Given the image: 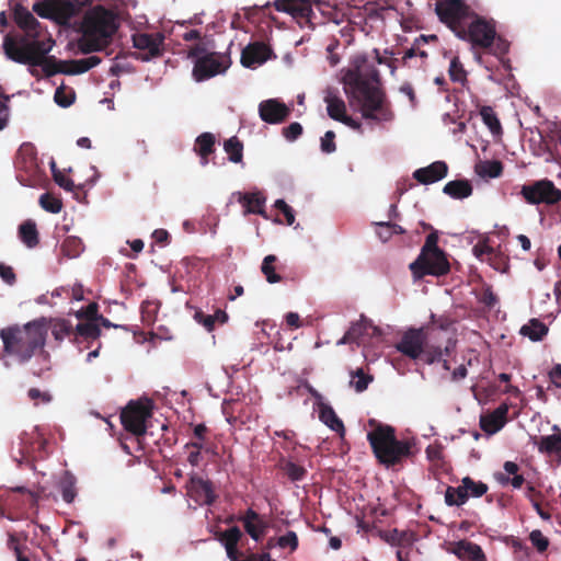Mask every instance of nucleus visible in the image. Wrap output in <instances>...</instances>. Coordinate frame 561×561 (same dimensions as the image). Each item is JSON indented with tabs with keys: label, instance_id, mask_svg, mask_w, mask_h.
Listing matches in <instances>:
<instances>
[{
	"label": "nucleus",
	"instance_id": "obj_1",
	"mask_svg": "<svg viewBox=\"0 0 561 561\" xmlns=\"http://www.w3.org/2000/svg\"><path fill=\"white\" fill-rule=\"evenodd\" d=\"M341 75L344 92L350 103L359 107L363 118L376 122L393 119L380 72L366 55H356Z\"/></svg>",
	"mask_w": 561,
	"mask_h": 561
},
{
	"label": "nucleus",
	"instance_id": "obj_2",
	"mask_svg": "<svg viewBox=\"0 0 561 561\" xmlns=\"http://www.w3.org/2000/svg\"><path fill=\"white\" fill-rule=\"evenodd\" d=\"M51 47L53 42L30 39L27 36L11 33L4 35L2 43L5 57L14 62L41 67L46 77L68 75V60H57L54 56H47Z\"/></svg>",
	"mask_w": 561,
	"mask_h": 561
},
{
	"label": "nucleus",
	"instance_id": "obj_3",
	"mask_svg": "<svg viewBox=\"0 0 561 561\" xmlns=\"http://www.w3.org/2000/svg\"><path fill=\"white\" fill-rule=\"evenodd\" d=\"M117 27L116 14L112 10L103 5L89 9L81 23L82 36L78 41L80 51L91 54L104 49Z\"/></svg>",
	"mask_w": 561,
	"mask_h": 561
},
{
	"label": "nucleus",
	"instance_id": "obj_4",
	"mask_svg": "<svg viewBox=\"0 0 561 561\" xmlns=\"http://www.w3.org/2000/svg\"><path fill=\"white\" fill-rule=\"evenodd\" d=\"M374 428L367 433V440L379 463L387 468L402 462L412 455V443L408 439L399 440L394 427L370 420Z\"/></svg>",
	"mask_w": 561,
	"mask_h": 561
},
{
	"label": "nucleus",
	"instance_id": "obj_5",
	"mask_svg": "<svg viewBox=\"0 0 561 561\" xmlns=\"http://www.w3.org/2000/svg\"><path fill=\"white\" fill-rule=\"evenodd\" d=\"M46 327L39 321H32L24 327H9L0 332L4 352L15 356L21 363H25L46 341Z\"/></svg>",
	"mask_w": 561,
	"mask_h": 561
},
{
	"label": "nucleus",
	"instance_id": "obj_6",
	"mask_svg": "<svg viewBox=\"0 0 561 561\" xmlns=\"http://www.w3.org/2000/svg\"><path fill=\"white\" fill-rule=\"evenodd\" d=\"M495 21L485 19L473 12L470 19L460 27L456 36L462 41H467L474 47L491 48L495 41Z\"/></svg>",
	"mask_w": 561,
	"mask_h": 561
},
{
	"label": "nucleus",
	"instance_id": "obj_7",
	"mask_svg": "<svg viewBox=\"0 0 561 561\" xmlns=\"http://www.w3.org/2000/svg\"><path fill=\"white\" fill-rule=\"evenodd\" d=\"M435 12L439 21L456 34L474 11L465 0H438Z\"/></svg>",
	"mask_w": 561,
	"mask_h": 561
},
{
	"label": "nucleus",
	"instance_id": "obj_8",
	"mask_svg": "<svg viewBox=\"0 0 561 561\" xmlns=\"http://www.w3.org/2000/svg\"><path fill=\"white\" fill-rule=\"evenodd\" d=\"M230 65L229 55L215 51L207 53L194 61L192 75L197 82H202L224 73Z\"/></svg>",
	"mask_w": 561,
	"mask_h": 561
},
{
	"label": "nucleus",
	"instance_id": "obj_9",
	"mask_svg": "<svg viewBox=\"0 0 561 561\" xmlns=\"http://www.w3.org/2000/svg\"><path fill=\"white\" fill-rule=\"evenodd\" d=\"M520 194L531 205H554L561 201V190L550 180H540L533 184L524 185Z\"/></svg>",
	"mask_w": 561,
	"mask_h": 561
},
{
	"label": "nucleus",
	"instance_id": "obj_10",
	"mask_svg": "<svg viewBox=\"0 0 561 561\" xmlns=\"http://www.w3.org/2000/svg\"><path fill=\"white\" fill-rule=\"evenodd\" d=\"M331 7L327 0H275L273 5L276 11L285 12L299 23L311 24L314 18L312 5Z\"/></svg>",
	"mask_w": 561,
	"mask_h": 561
},
{
	"label": "nucleus",
	"instance_id": "obj_11",
	"mask_svg": "<svg viewBox=\"0 0 561 561\" xmlns=\"http://www.w3.org/2000/svg\"><path fill=\"white\" fill-rule=\"evenodd\" d=\"M410 270L413 276L417 279L426 275L443 276L449 273L450 264L444 251L428 253L423 261L420 262V256L410 264Z\"/></svg>",
	"mask_w": 561,
	"mask_h": 561
},
{
	"label": "nucleus",
	"instance_id": "obj_12",
	"mask_svg": "<svg viewBox=\"0 0 561 561\" xmlns=\"http://www.w3.org/2000/svg\"><path fill=\"white\" fill-rule=\"evenodd\" d=\"M151 417V408L140 402L130 401L121 413L124 428L135 436L146 433V421Z\"/></svg>",
	"mask_w": 561,
	"mask_h": 561
},
{
	"label": "nucleus",
	"instance_id": "obj_13",
	"mask_svg": "<svg viewBox=\"0 0 561 561\" xmlns=\"http://www.w3.org/2000/svg\"><path fill=\"white\" fill-rule=\"evenodd\" d=\"M164 35L156 33H136L133 35V45L139 50L138 59L149 61L161 57L164 53Z\"/></svg>",
	"mask_w": 561,
	"mask_h": 561
},
{
	"label": "nucleus",
	"instance_id": "obj_14",
	"mask_svg": "<svg viewBox=\"0 0 561 561\" xmlns=\"http://www.w3.org/2000/svg\"><path fill=\"white\" fill-rule=\"evenodd\" d=\"M425 341L423 329H409L403 333L396 348L411 359H419L422 356Z\"/></svg>",
	"mask_w": 561,
	"mask_h": 561
},
{
	"label": "nucleus",
	"instance_id": "obj_15",
	"mask_svg": "<svg viewBox=\"0 0 561 561\" xmlns=\"http://www.w3.org/2000/svg\"><path fill=\"white\" fill-rule=\"evenodd\" d=\"M187 494L199 505H211L217 495L214 484L198 476H192L187 483Z\"/></svg>",
	"mask_w": 561,
	"mask_h": 561
},
{
	"label": "nucleus",
	"instance_id": "obj_16",
	"mask_svg": "<svg viewBox=\"0 0 561 561\" xmlns=\"http://www.w3.org/2000/svg\"><path fill=\"white\" fill-rule=\"evenodd\" d=\"M241 537L242 533L239 527L233 526L220 533L218 539L224 543L227 556L231 561H257V554L244 556L242 551L238 550Z\"/></svg>",
	"mask_w": 561,
	"mask_h": 561
},
{
	"label": "nucleus",
	"instance_id": "obj_17",
	"mask_svg": "<svg viewBox=\"0 0 561 561\" xmlns=\"http://www.w3.org/2000/svg\"><path fill=\"white\" fill-rule=\"evenodd\" d=\"M259 115L267 124H280L290 115V108L278 99H268L259 104Z\"/></svg>",
	"mask_w": 561,
	"mask_h": 561
},
{
	"label": "nucleus",
	"instance_id": "obj_18",
	"mask_svg": "<svg viewBox=\"0 0 561 561\" xmlns=\"http://www.w3.org/2000/svg\"><path fill=\"white\" fill-rule=\"evenodd\" d=\"M272 55V49L265 43H250L242 49L241 64L245 68H255L268 60Z\"/></svg>",
	"mask_w": 561,
	"mask_h": 561
},
{
	"label": "nucleus",
	"instance_id": "obj_19",
	"mask_svg": "<svg viewBox=\"0 0 561 561\" xmlns=\"http://www.w3.org/2000/svg\"><path fill=\"white\" fill-rule=\"evenodd\" d=\"M13 18L18 26L25 32V34H21L22 36H27L30 39H38L39 22L25 7L20 3L15 4Z\"/></svg>",
	"mask_w": 561,
	"mask_h": 561
},
{
	"label": "nucleus",
	"instance_id": "obj_20",
	"mask_svg": "<svg viewBox=\"0 0 561 561\" xmlns=\"http://www.w3.org/2000/svg\"><path fill=\"white\" fill-rule=\"evenodd\" d=\"M448 174V165L445 161H435L427 167L413 172V178L421 184L427 185L438 182Z\"/></svg>",
	"mask_w": 561,
	"mask_h": 561
},
{
	"label": "nucleus",
	"instance_id": "obj_21",
	"mask_svg": "<svg viewBox=\"0 0 561 561\" xmlns=\"http://www.w3.org/2000/svg\"><path fill=\"white\" fill-rule=\"evenodd\" d=\"M368 329L376 330L370 323L366 320H360L352 323L345 334L336 342L337 345H356L360 346L365 344L366 336L368 335Z\"/></svg>",
	"mask_w": 561,
	"mask_h": 561
},
{
	"label": "nucleus",
	"instance_id": "obj_22",
	"mask_svg": "<svg viewBox=\"0 0 561 561\" xmlns=\"http://www.w3.org/2000/svg\"><path fill=\"white\" fill-rule=\"evenodd\" d=\"M239 520L243 523L245 531L255 541H260L266 533L267 524L252 508L247 510Z\"/></svg>",
	"mask_w": 561,
	"mask_h": 561
},
{
	"label": "nucleus",
	"instance_id": "obj_23",
	"mask_svg": "<svg viewBox=\"0 0 561 561\" xmlns=\"http://www.w3.org/2000/svg\"><path fill=\"white\" fill-rule=\"evenodd\" d=\"M238 202L244 208V215L257 214L267 218L264 209L266 198L262 192L239 193Z\"/></svg>",
	"mask_w": 561,
	"mask_h": 561
},
{
	"label": "nucleus",
	"instance_id": "obj_24",
	"mask_svg": "<svg viewBox=\"0 0 561 561\" xmlns=\"http://www.w3.org/2000/svg\"><path fill=\"white\" fill-rule=\"evenodd\" d=\"M461 561H486V557L481 547L468 540L456 542L451 549Z\"/></svg>",
	"mask_w": 561,
	"mask_h": 561
},
{
	"label": "nucleus",
	"instance_id": "obj_25",
	"mask_svg": "<svg viewBox=\"0 0 561 561\" xmlns=\"http://www.w3.org/2000/svg\"><path fill=\"white\" fill-rule=\"evenodd\" d=\"M508 408L506 404H501L491 414L481 416L480 427L488 434H494L499 432L506 422V415Z\"/></svg>",
	"mask_w": 561,
	"mask_h": 561
},
{
	"label": "nucleus",
	"instance_id": "obj_26",
	"mask_svg": "<svg viewBox=\"0 0 561 561\" xmlns=\"http://www.w3.org/2000/svg\"><path fill=\"white\" fill-rule=\"evenodd\" d=\"M16 167L30 174H35L38 169L37 152L32 144H23L16 154Z\"/></svg>",
	"mask_w": 561,
	"mask_h": 561
},
{
	"label": "nucleus",
	"instance_id": "obj_27",
	"mask_svg": "<svg viewBox=\"0 0 561 561\" xmlns=\"http://www.w3.org/2000/svg\"><path fill=\"white\" fill-rule=\"evenodd\" d=\"M318 408L320 421L323 422L329 428L340 434L341 437H343L345 434V427L333 408L324 402H319Z\"/></svg>",
	"mask_w": 561,
	"mask_h": 561
},
{
	"label": "nucleus",
	"instance_id": "obj_28",
	"mask_svg": "<svg viewBox=\"0 0 561 561\" xmlns=\"http://www.w3.org/2000/svg\"><path fill=\"white\" fill-rule=\"evenodd\" d=\"M324 102L327 104L328 115L332 119L340 122L342 117L346 115V104L335 91L328 90L324 96Z\"/></svg>",
	"mask_w": 561,
	"mask_h": 561
},
{
	"label": "nucleus",
	"instance_id": "obj_29",
	"mask_svg": "<svg viewBox=\"0 0 561 561\" xmlns=\"http://www.w3.org/2000/svg\"><path fill=\"white\" fill-rule=\"evenodd\" d=\"M443 192L454 199H463L471 196L473 188L469 180L461 179L447 182Z\"/></svg>",
	"mask_w": 561,
	"mask_h": 561
},
{
	"label": "nucleus",
	"instance_id": "obj_30",
	"mask_svg": "<svg viewBox=\"0 0 561 561\" xmlns=\"http://www.w3.org/2000/svg\"><path fill=\"white\" fill-rule=\"evenodd\" d=\"M215 136L210 133L201 134L195 140V152L201 157L202 164L208 163V157L215 151Z\"/></svg>",
	"mask_w": 561,
	"mask_h": 561
},
{
	"label": "nucleus",
	"instance_id": "obj_31",
	"mask_svg": "<svg viewBox=\"0 0 561 561\" xmlns=\"http://www.w3.org/2000/svg\"><path fill=\"white\" fill-rule=\"evenodd\" d=\"M19 237L27 248H35L39 243L35 221L28 219L22 222L19 227Z\"/></svg>",
	"mask_w": 561,
	"mask_h": 561
},
{
	"label": "nucleus",
	"instance_id": "obj_32",
	"mask_svg": "<svg viewBox=\"0 0 561 561\" xmlns=\"http://www.w3.org/2000/svg\"><path fill=\"white\" fill-rule=\"evenodd\" d=\"M53 10V19L60 23H67L78 11L77 7L69 0H57L54 2Z\"/></svg>",
	"mask_w": 561,
	"mask_h": 561
},
{
	"label": "nucleus",
	"instance_id": "obj_33",
	"mask_svg": "<svg viewBox=\"0 0 561 561\" xmlns=\"http://www.w3.org/2000/svg\"><path fill=\"white\" fill-rule=\"evenodd\" d=\"M548 327L540 320L534 318L529 322L522 327L520 334L528 336L531 341H541L548 334Z\"/></svg>",
	"mask_w": 561,
	"mask_h": 561
},
{
	"label": "nucleus",
	"instance_id": "obj_34",
	"mask_svg": "<svg viewBox=\"0 0 561 561\" xmlns=\"http://www.w3.org/2000/svg\"><path fill=\"white\" fill-rule=\"evenodd\" d=\"M538 449L541 454L549 456L557 455L561 458V433L541 436L538 443Z\"/></svg>",
	"mask_w": 561,
	"mask_h": 561
},
{
	"label": "nucleus",
	"instance_id": "obj_35",
	"mask_svg": "<svg viewBox=\"0 0 561 561\" xmlns=\"http://www.w3.org/2000/svg\"><path fill=\"white\" fill-rule=\"evenodd\" d=\"M101 335V330L96 323L81 322L75 329V343H80L81 340L93 341Z\"/></svg>",
	"mask_w": 561,
	"mask_h": 561
},
{
	"label": "nucleus",
	"instance_id": "obj_36",
	"mask_svg": "<svg viewBox=\"0 0 561 561\" xmlns=\"http://www.w3.org/2000/svg\"><path fill=\"white\" fill-rule=\"evenodd\" d=\"M476 172L481 178L495 179L503 173V163L499 160H486L476 165Z\"/></svg>",
	"mask_w": 561,
	"mask_h": 561
},
{
	"label": "nucleus",
	"instance_id": "obj_37",
	"mask_svg": "<svg viewBox=\"0 0 561 561\" xmlns=\"http://www.w3.org/2000/svg\"><path fill=\"white\" fill-rule=\"evenodd\" d=\"M101 62L98 56H90L88 58L68 60V75H79L89 71Z\"/></svg>",
	"mask_w": 561,
	"mask_h": 561
},
{
	"label": "nucleus",
	"instance_id": "obj_38",
	"mask_svg": "<svg viewBox=\"0 0 561 561\" xmlns=\"http://www.w3.org/2000/svg\"><path fill=\"white\" fill-rule=\"evenodd\" d=\"M455 344L448 342L445 350L443 351L439 346H427L424 344L422 356L424 362L428 365H432L436 362H440L444 354L449 355L451 348H454Z\"/></svg>",
	"mask_w": 561,
	"mask_h": 561
},
{
	"label": "nucleus",
	"instance_id": "obj_39",
	"mask_svg": "<svg viewBox=\"0 0 561 561\" xmlns=\"http://www.w3.org/2000/svg\"><path fill=\"white\" fill-rule=\"evenodd\" d=\"M461 484L463 491L466 492V494H468V499L470 496L480 497L484 495L489 490V486L485 483H483L482 481H474L470 477L462 478Z\"/></svg>",
	"mask_w": 561,
	"mask_h": 561
},
{
	"label": "nucleus",
	"instance_id": "obj_40",
	"mask_svg": "<svg viewBox=\"0 0 561 561\" xmlns=\"http://www.w3.org/2000/svg\"><path fill=\"white\" fill-rule=\"evenodd\" d=\"M60 250L65 256L75 259L83 251V243L78 237L70 236L64 240Z\"/></svg>",
	"mask_w": 561,
	"mask_h": 561
},
{
	"label": "nucleus",
	"instance_id": "obj_41",
	"mask_svg": "<svg viewBox=\"0 0 561 561\" xmlns=\"http://www.w3.org/2000/svg\"><path fill=\"white\" fill-rule=\"evenodd\" d=\"M276 262L277 256L274 254H268L264 257L261 265V272L270 284L279 283L282 280L280 275L275 272Z\"/></svg>",
	"mask_w": 561,
	"mask_h": 561
},
{
	"label": "nucleus",
	"instance_id": "obj_42",
	"mask_svg": "<svg viewBox=\"0 0 561 561\" xmlns=\"http://www.w3.org/2000/svg\"><path fill=\"white\" fill-rule=\"evenodd\" d=\"M224 149L227 152L229 160L233 163H239L243 158V144L236 137H231L224 144Z\"/></svg>",
	"mask_w": 561,
	"mask_h": 561
},
{
	"label": "nucleus",
	"instance_id": "obj_43",
	"mask_svg": "<svg viewBox=\"0 0 561 561\" xmlns=\"http://www.w3.org/2000/svg\"><path fill=\"white\" fill-rule=\"evenodd\" d=\"M468 501V494L462 489V484L459 486H447L445 491V503L448 506H461Z\"/></svg>",
	"mask_w": 561,
	"mask_h": 561
},
{
	"label": "nucleus",
	"instance_id": "obj_44",
	"mask_svg": "<svg viewBox=\"0 0 561 561\" xmlns=\"http://www.w3.org/2000/svg\"><path fill=\"white\" fill-rule=\"evenodd\" d=\"M51 333L57 341H62L68 337L75 343V329L68 320L62 319L57 321L53 327Z\"/></svg>",
	"mask_w": 561,
	"mask_h": 561
},
{
	"label": "nucleus",
	"instance_id": "obj_45",
	"mask_svg": "<svg viewBox=\"0 0 561 561\" xmlns=\"http://www.w3.org/2000/svg\"><path fill=\"white\" fill-rule=\"evenodd\" d=\"M376 226L378 228L377 234L383 242L388 241L392 234L405 233V230L401 226L390 221L376 222Z\"/></svg>",
	"mask_w": 561,
	"mask_h": 561
},
{
	"label": "nucleus",
	"instance_id": "obj_46",
	"mask_svg": "<svg viewBox=\"0 0 561 561\" xmlns=\"http://www.w3.org/2000/svg\"><path fill=\"white\" fill-rule=\"evenodd\" d=\"M480 115L483 123L489 127L492 134H500L502 130L501 123L491 106H482Z\"/></svg>",
	"mask_w": 561,
	"mask_h": 561
},
{
	"label": "nucleus",
	"instance_id": "obj_47",
	"mask_svg": "<svg viewBox=\"0 0 561 561\" xmlns=\"http://www.w3.org/2000/svg\"><path fill=\"white\" fill-rule=\"evenodd\" d=\"M448 75L451 81L463 84L467 81V72L458 56L450 60Z\"/></svg>",
	"mask_w": 561,
	"mask_h": 561
},
{
	"label": "nucleus",
	"instance_id": "obj_48",
	"mask_svg": "<svg viewBox=\"0 0 561 561\" xmlns=\"http://www.w3.org/2000/svg\"><path fill=\"white\" fill-rule=\"evenodd\" d=\"M373 379V376L365 374L362 368H358L356 371L352 373L351 386L354 387L357 392H363L368 388Z\"/></svg>",
	"mask_w": 561,
	"mask_h": 561
},
{
	"label": "nucleus",
	"instance_id": "obj_49",
	"mask_svg": "<svg viewBox=\"0 0 561 561\" xmlns=\"http://www.w3.org/2000/svg\"><path fill=\"white\" fill-rule=\"evenodd\" d=\"M430 39L436 41L437 36L436 35H431V36L420 35L414 41L412 47L409 48L404 53V55L402 57L403 65H409V60L412 59L413 57L417 56L419 48L422 47L423 45H425Z\"/></svg>",
	"mask_w": 561,
	"mask_h": 561
},
{
	"label": "nucleus",
	"instance_id": "obj_50",
	"mask_svg": "<svg viewBox=\"0 0 561 561\" xmlns=\"http://www.w3.org/2000/svg\"><path fill=\"white\" fill-rule=\"evenodd\" d=\"M39 205L46 211H49L51 214H58L62 208L61 201L49 193H44L41 195Z\"/></svg>",
	"mask_w": 561,
	"mask_h": 561
},
{
	"label": "nucleus",
	"instance_id": "obj_51",
	"mask_svg": "<svg viewBox=\"0 0 561 561\" xmlns=\"http://www.w3.org/2000/svg\"><path fill=\"white\" fill-rule=\"evenodd\" d=\"M437 243H438L437 231H433L426 237L425 243L423 244V247L421 249V252L419 254L420 262L423 261L425 259V256L428 255V253L443 251L442 249L438 248Z\"/></svg>",
	"mask_w": 561,
	"mask_h": 561
},
{
	"label": "nucleus",
	"instance_id": "obj_52",
	"mask_svg": "<svg viewBox=\"0 0 561 561\" xmlns=\"http://www.w3.org/2000/svg\"><path fill=\"white\" fill-rule=\"evenodd\" d=\"M284 471L291 481H301L307 474V470L295 462H287L284 467Z\"/></svg>",
	"mask_w": 561,
	"mask_h": 561
},
{
	"label": "nucleus",
	"instance_id": "obj_53",
	"mask_svg": "<svg viewBox=\"0 0 561 561\" xmlns=\"http://www.w3.org/2000/svg\"><path fill=\"white\" fill-rule=\"evenodd\" d=\"M57 0H43L33 4V11L42 18L53 19L54 2Z\"/></svg>",
	"mask_w": 561,
	"mask_h": 561
},
{
	"label": "nucleus",
	"instance_id": "obj_54",
	"mask_svg": "<svg viewBox=\"0 0 561 561\" xmlns=\"http://www.w3.org/2000/svg\"><path fill=\"white\" fill-rule=\"evenodd\" d=\"M51 172H53V178H54V181L60 186L62 187L64 190L68 191V192H72L73 188H75V184L72 182V180L66 178L57 168H56V163L53 161L51 162Z\"/></svg>",
	"mask_w": 561,
	"mask_h": 561
},
{
	"label": "nucleus",
	"instance_id": "obj_55",
	"mask_svg": "<svg viewBox=\"0 0 561 561\" xmlns=\"http://www.w3.org/2000/svg\"><path fill=\"white\" fill-rule=\"evenodd\" d=\"M496 481L502 485H512L514 489H519L525 483V478L523 474H518L516 477H508L503 472L495 473Z\"/></svg>",
	"mask_w": 561,
	"mask_h": 561
},
{
	"label": "nucleus",
	"instance_id": "obj_56",
	"mask_svg": "<svg viewBox=\"0 0 561 561\" xmlns=\"http://www.w3.org/2000/svg\"><path fill=\"white\" fill-rule=\"evenodd\" d=\"M529 540L538 552H545L548 549L549 539L538 529L530 533Z\"/></svg>",
	"mask_w": 561,
	"mask_h": 561
},
{
	"label": "nucleus",
	"instance_id": "obj_57",
	"mask_svg": "<svg viewBox=\"0 0 561 561\" xmlns=\"http://www.w3.org/2000/svg\"><path fill=\"white\" fill-rule=\"evenodd\" d=\"M277 545L282 549L289 548L295 551L298 548V537L295 531L289 530L277 539Z\"/></svg>",
	"mask_w": 561,
	"mask_h": 561
},
{
	"label": "nucleus",
	"instance_id": "obj_58",
	"mask_svg": "<svg viewBox=\"0 0 561 561\" xmlns=\"http://www.w3.org/2000/svg\"><path fill=\"white\" fill-rule=\"evenodd\" d=\"M187 449H192L188 453L187 461L196 467L201 462V451L204 450V444L203 443H187L185 445Z\"/></svg>",
	"mask_w": 561,
	"mask_h": 561
},
{
	"label": "nucleus",
	"instance_id": "obj_59",
	"mask_svg": "<svg viewBox=\"0 0 561 561\" xmlns=\"http://www.w3.org/2000/svg\"><path fill=\"white\" fill-rule=\"evenodd\" d=\"M493 55L502 58L503 56H505L508 50H510V43L504 39L503 37L501 36H497L495 34V41L493 42L491 48H489Z\"/></svg>",
	"mask_w": 561,
	"mask_h": 561
},
{
	"label": "nucleus",
	"instance_id": "obj_60",
	"mask_svg": "<svg viewBox=\"0 0 561 561\" xmlns=\"http://www.w3.org/2000/svg\"><path fill=\"white\" fill-rule=\"evenodd\" d=\"M479 301L481 304H483L485 307H488L489 309H492L497 305L499 298L493 293L492 288L490 286H488L482 289V291L479 296Z\"/></svg>",
	"mask_w": 561,
	"mask_h": 561
},
{
	"label": "nucleus",
	"instance_id": "obj_61",
	"mask_svg": "<svg viewBox=\"0 0 561 561\" xmlns=\"http://www.w3.org/2000/svg\"><path fill=\"white\" fill-rule=\"evenodd\" d=\"M209 430L208 427L201 423L194 426L193 433L195 440H191L190 443H203L204 444V450L209 451V448L207 447V434Z\"/></svg>",
	"mask_w": 561,
	"mask_h": 561
},
{
	"label": "nucleus",
	"instance_id": "obj_62",
	"mask_svg": "<svg viewBox=\"0 0 561 561\" xmlns=\"http://www.w3.org/2000/svg\"><path fill=\"white\" fill-rule=\"evenodd\" d=\"M335 133L333 130H328L324 136L321 138V150L324 153H332L336 150L335 145Z\"/></svg>",
	"mask_w": 561,
	"mask_h": 561
},
{
	"label": "nucleus",
	"instance_id": "obj_63",
	"mask_svg": "<svg viewBox=\"0 0 561 561\" xmlns=\"http://www.w3.org/2000/svg\"><path fill=\"white\" fill-rule=\"evenodd\" d=\"M274 206L275 208L283 213V215L286 218L287 225L291 226L295 221V214L293 208L284 199H277Z\"/></svg>",
	"mask_w": 561,
	"mask_h": 561
},
{
	"label": "nucleus",
	"instance_id": "obj_64",
	"mask_svg": "<svg viewBox=\"0 0 561 561\" xmlns=\"http://www.w3.org/2000/svg\"><path fill=\"white\" fill-rule=\"evenodd\" d=\"M301 134L302 126L297 122L290 123L287 127L283 129L284 137L289 141L296 140Z\"/></svg>",
	"mask_w": 561,
	"mask_h": 561
}]
</instances>
